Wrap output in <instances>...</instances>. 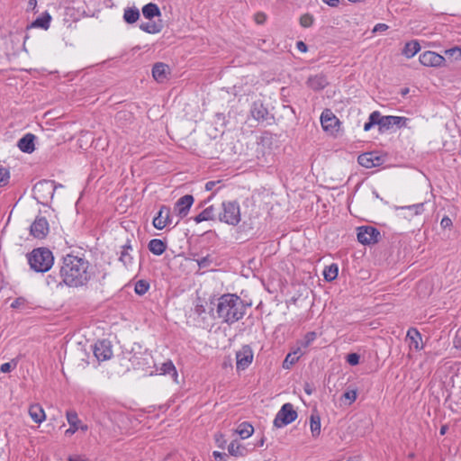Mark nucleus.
Returning <instances> with one entry per match:
<instances>
[{
	"label": "nucleus",
	"mask_w": 461,
	"mask_h": 461,
	"mask_svg": "<svg viewBox=\"0 0 461 461\" xmlns=\"http://www.w3.org/2000/svg\"><path fill=\"white\" fill-rule=\"evenodd\" d=\"M59 276L65 285L78 288L89 283L94 272L84 255L67 254L62 258Z\"/></svg>",
	"instance_id": "f257e3e1"
},
{
	"label": "nucleus",
	"mask_w": 461,
	"mask_h": 461,
	"mask_svg": "<svg viewBox=\"0 0 461 461\" xmlns=\"http://www.w3.org/2000/svg\"><path fill=\"white\" fill-rule=\"evenodd\" d=\"M248 306L237 294H225L215 303L216 314L223 323L231 325L244 317Z\"/></svg>",
	"instance_id": "f03ea898"
},
{
	"label": "nucleus",
	"mask_w": 461,
	"mask_h": 461,
	"mask_svg": "<svg viewBox=\"0 0 461 461\" xmlns=\"http://www.w3.org/2000/svg\"><path fill=\"white\" fill-rule=\"evenodd\" d=\"M27 257L31 268L36 272L49 271L54 262L52 252L46 248L35 249Z\"/></svg>",
	"instance_id": "7ed1b4c3"
},
{
	"label": "nucleus",
	"mask_w": 461,
	"mask_h": 461,
	"mask_svg": "<svg viewBox=\"0 0 461 461\" xmlns=\"http://www.w3.org/2000/svg\"><path fill=\"white\" fill-rule=\"evenodd\" d=\"M218 220L228 225L237 226L241 220L240 206L236 201H224L218 212Z\"/></svg>",
	"instance_id": "20e7f679"
},
{
	"label": "nucleus",
	"mask_w": 461,
	"mask_h": 461,
	"mask_svg": "<svg viewBox=\"0 0 461 461\" xmlns=\"http://www.w3.org/2000/svg\"><path fill=\"white\" fill-rule=\"evenodd\" d=\"M57 187L58 185L53 180H41L32 188L33 197L38 203L48 205L49 202L52 200ZM59 187H62V185H59Z\"/></svg>",
	"instance_id": "39448f33"
},
{
	"label": "nucleus",
	"mask_w": 461,
	"mask_h": 461,
	"mask_svg": "<svg viewBox=\"0 0 461 461\" xmlns=\"http://www.w3.org/2000/svg\"><path fill=\"white\" fill-rule=\"evenodd\" d=\"M297 416L294 405L290 402L285 403L275 417L274 426L276 428L285 427L294 421Z\"/></svg>",
	"instance_id": "423d86ee"
},
{
	"label": "nucleus",
	"mask_w": 461,
	"mask_h": 461,
	"mask_svg": "<svg viewBox=\"0 0 461 461\" xmlns=\"http://www.w3.org/2000/svg\"><path fill=\"white\" fill-rule=\"evenodd\" d=\"M380 131L390 130L392 127L396 126L397 128H411L409 126L410 119L402 116L386 115L382 116L380 114Z\"/></svg>",
	"instance_id": "0eeeda50"
},
{
	"label": "nucleus",
	"mask_w": 461,
	"mask_h": 461,
	"mask_svg": "<svg viewBox=\"0 0 461 461\" xmlns=\"http://www.w3.org/2000/svg\"><path fill=\"white\" fill-rule=\"evenodd\" d=\"M379 236L380 232L375 227L361 226L357 228V240L364 245L376 243Z\"/></svg>",
	"instance_id": "6e6552de"
},
{
	"label": "nucleus",
	"mask_w": 461,
	"mask_h": 461,
	"mask_svg": "<svg viewBox=\"0 0 461 461\" xmlns=\"http://www.w3.org/2000/svg\"><path fill=\"white\" fill-rule=\"evenodd\" d=\"M254 357L250 346L244 345L236 353V367L238 370H245L252 363Z\"/></svg>",
	"instance_id": "1a4fd4ad"
},
{
	"label": "nucleus",
	"mask_w": 461,
	"mask_h": 461,
	"mask_svg": "<svg viewBox=\"0 0 461 461\" xmlns=\"http://www.w3.org/2000/svg\"><path fill=\"white\" fill-rule=\"evenodd\" d=\"M194 313L196 315V322L198 327L202 329H207L212 326L211 312H207L206 308L203 303L195 304Z\"/></svg>",
	"instance_id": "9d476101"
},
{
	"label": "nucleus",
	"mask_w": 461,
	"mask_h": 461,
	"mask_svg": "<svg viewBox=\"0 0 461 461\" xmlns=\"http://www.w3.org/2000/svg\"><path fill=\"white\" fill-rule=\"evenodd\" d=\"M31 234L37 239H43L49 232V222L45 217L38 216L30 228Z\"/></svg>",
	"instance_id": "9b49d317"
},
{
	"label": "nucleus",
	"mask_w": 461,
	"mask_h": 461,
	"mask_svg": "<svg viewBox=\"0 0 461 461\" xmlns=\"http://www.w3.org/2000/svg\"><path fill=\"white\" fill-rule=\"evenodd\" d=\"M250 113L252 117L258 122H268L269 120H273L274 116L269 113L267 107L263 104L261 101H255L252 104Z\"/></svg>",
	"instance_id": "f8f14e48"
},
{
	"label": "nucleus",
	"mask_w": 461,
	"mask_h": 461,
	"mask_svg": "<svg viewBox=\"0 0 461 461\" xmlns=\"http://www.w3.org/2000/svg\"><path fill=\"white\" fill-rule=\"evenodd\" d=\"M94 355L99 361L110 359L113 356V350L110 341L100 340L94 346Z\"/></svg>",
	"instance_id": "ddd939ff"
},
{
	"label": "nucleus",
	"mask_w": 461,
	"mask_h": 461,
	"mask_svg": "<svg viewBox=\"0 0 461 461\" xmlns=\"http://www.w3.org/2000/svg\"><path fill=\"white\" fill-rule=\"evenodd\" d=\"M420 62L426 67H440L444 64L445 59L434 51H425L420 55Z\"/></svg>",
	"instance_id": "4468645a"
},
{
	"label": "nucleus",
	"mask_w": 461,
	"mask_h": 461,
	"mask_svg": "<svg viewBox=\"0 0 461 461\" xmlns=\"http://www.w3.org/2000/svg\"><path fill=\"white\" fill-rule=\"evenodd\" d=\"M193 203V195L185 194L176 201V203H175L174 210L180 218H184L188 214V212Z\"/></svg>",
	"instance_id": "2eb2a0df"
},
{
	"label": "nucleus",
	"mask_w": 461,
	"mask_h": 461,
	"mask_svg": "<svg viewBox=\"0 0 461 461\" xmlns=\"http://www.w3.org/2000/svg\"><path fill=\"white\" fill-rule=\"evenodd\" d=\"M170 221V208L162 205L158 215L153 219V225L158 230H163Z\"/></svg>",
	"instance_id": "dca6fc26"
},
{
	"label": "nucleus",
	"mask_w": 461,
	"mask_h": 461,
	"mask_svg": "<svg viewBox=\"0 0 461 461\" xmlns=\"http://www.w3.org/2000/svg\"><path fill=\"white\" fill-rule=\"evenodd\" d=\"M406 340L411 349L419 351L423 348L421 343V334L416 328H410L406 334Z\"/></svg>",
	"instance_id": "f3484780"
},
{
	"label": "nucleus",
	"mask_w": 461,
	"mask_h": 461,
	"mask_svg": "<svg viewBox=\"0 0 461 461\" xmlns=\"http://www.w3.org/2000/svg\"><path fill=\"white\" fill-rule=\"evenodd\" d=\"M321 123L324 131H334L339 126V119L330 111L325 110L321 115Z\"/></svg>",
	"instance_id": "a211bd4d"
},
{
	"label": "nucleus",
	"mask_w": 461,
	"mask_h": 461,
	"mask_svg": "<svg viewBox=\"0 0 461 461\" xmlns=\"http://www.w3.org/2000/svg\"><path fill=\"white\" fill-rule=\"evenodd\" d=\"M358 163L366 168L377 167L381 163V158L372 152L361 154L357 158Z\"/></svg>",
	"instance_id": "6ab92c4d"
},
{
	"label": "nucleus",
	"mask_w": 461,
	"mask_h": 461,
	"mask_svg": "<svg viewBox=\"0 0 461 461\" xmlns=\"http://www.w3.org/2000/svg\"><path fill=\"white\" fill-rule=\"evenodd\" d=\"M66 417L69 424V428L65 431V434L67 436H71L79 429V424H81V420L78 419V415L74 410L68 411Z\"/></svg>",
	"instance_id": "aec40b11"
},
{
	"label": "nucleus",
	"mask_w": 461,
	"mask_h": 461,
	"mask_svg": "<svg viewBox=\"0 0 461 461\" xmlns=\"http://www.w3.org/2000/svg\"><path fill=\"white\" fill-rule=\"evenodd\" d=\"M169 68L165 63L158 62L152 68V76L158 82H164L167 78Z\"/></svg>",
	"instance_id": "412c9836"
},
{
	"label": "nucleus",
	"mask_w": 461,
	"mask_h": 461,
	"mask_svg": "<svg viewBox=\"0 0 461 461\" xmlns=\"http://www.w3.org/2000/svg\"><path fill=\"white\" fill-rule=\"evenodd\" d=\"M34 140L35 136L32 133L25 134L18 140L17 147L25 153H32L34 151Z\"/></svg>",
	"instance_id": "4be33fe9"
},
{
	"label": "nucleus",
	"mask_w": 461,
	"mask_h": 461,
	"mask_svg": "<svg viewBox=\"0 0 461 461\" xmlns=\"http://www.w3.org/2000/svg\"><path fill=\"white\" fill-rule=\"evenodd\" d=\"M196 223H200L205 221H215L218 220V213L215 212L213 205H210L203 209L199 214L193 218Z\"/></svg>",
	"instance_id": "5701e85b"
},
{
	"label": "nucleus",
	"mask_w": 461,
	"mask_h": 461,
	"mask_svg": "<svg viewBox=\"0 0 461 461\" xmlns=\"http://www.w3.org/2000/svg\"><path fill=\"white\" fill-rule=\"evenodd\" d=\"M132 247L128 240L126 244L122 246V249L120 252V261L123 264V266L127 268L132 266L133 264V257L131 256Z\"/></svg>",
	"instance_id": "b1692460"
},
{
	"label": "nucleus",
	"mask_w": 461,
	"mask_h": 461,
	"mask_svg": "<svg viewBox=\"0 0 461 461\" xmlns=\"http://www.w3.org/2000/svg\"><path fill=\"white\" fill-rule=\"evenodd\" d=\"M328 85L325 76L319 74L312 76L307 80V86L314 91L323 89Z\"/></svg>",
	"instance_id": "393cba45"
},
{
	"label": "nucleus",
	"mask_w": 461,
	"mask_h": 461,
	"mask_svg": "<svg viewBox=\"0 0 461 461\" xmlns=\"http://www.w3.org/2000/svg\"><path fill=\"white\" fill-rule=\"evenodd\" d=\"M29 415L36 423H41L46 420V414L43 408L38 404H32L29 408Z\"/></svg>",
	"instance_id": "a878e982"
},
{
	"label": "nucleus",
	"mask_w": 461,
	"mask_h": 461,
	"mask_svg": "<svg viewBox=\"0 0 461 461\" xmlns=\"http://www.w3.org/2000/svg\"><path fill=\"white\" fill-rule=\"evenodd\" d=\"M228 452L230 455L233 456L241 457L245 456L249 453V450L244 445L240 444L238 440H233L228 446Z\"/></svg>",
	"instance_id": "bb28decb"
},
{
	"label": "nucleus",
	"mask_w": 461,
	"mask_h": 461,
	"mask_svg": "<svg viewBox=\"0 0 461 461\" xmlns=\"http://www.w3.org/2000/svg\"><path fill=\"white\" fill-rule=\"evenodd\" d=\"M159 371L161 375H169L175 383L178 384V374L172 361L168 360L163 363L159 368Z\"/></svg>",
	"instance_id": "cd10ccee"
},
{
	"label": "nucleus",
	"mask_w": 461,
	"mask_h": 461,
	"mask_svg": "<svg viewBox=\"0 0 461 461\" xmlns=\"http://www.w3.org/2000/svg\"><path fill=\"white\" fill-rule=\"evenodd\" d=\"M148 249L154 255L160 256L165 252L167 244L161 240L153 239L149 242Z\"/></svg>",
	"instance_id": "c85d7f7f"
},
{
	"label": "nucleus",
	"mask_w": 461,
	"mask_h": 461,
	"mask_svg": "<svg viewBox=\"0 0 461 461\" xmlns=\"http://www.w3.org/2000/svg\"><path fill=\"white\" fill-rule=\"evenodd\" d=\"M50 14L48 12H45L32 23L31 27L48 30L50 28Z\"/></svg>",
	"instance_id": "c756f323"
},
{
	"label": "nucleus",
	"mask_w": 461,
	"mask_h": 461,
	"mask_svg": "<svg viewBox=\"0 0 461 461\" xmlns=\"http://www.w3.org/2000/svg\"><path fill=\"white\" fill-rule=\"evenodd\" d=\"M302 355L303 353L301 351L300 347L297 348L293 352L288 353L283 362V368L290 369L292 366L294 365L299 360Z\"/></svg>",
	"instance_id": "7c9ffc66"
},
{
	"label": "nucleus",
	"mask_w": 461,
	"mask_h": 461,
	"mask_svg": "<svg viewBox=\"0 0 461 461\" xmlns=\"http://www.w3.org/2000/svg\"><path fill=\"white\" fill-rule=\"evenodd\" d=\"M142 14L146 19L151 20L154 17L160 16L161 12L156 4L149 3L142 7Z\"/></svg>",
	"instance_id": "2f4dec72"
},
{
	"label": "nucleus",
	"mask_w": 461,
	"mask_h": 461,
	"mask_svg": "<svg viewBox=\"0 0 461 461\" xmlns=\"http://www.w3.org/2000/svg\"><path fill=\"white\" fill-rule=\"evenodd\" d=\"M420 50V46L418 41H411L407 42L402 50V54L411 59L415 56L419 50Z\"/></svg>",
	"instance_id": "473e14b6"
},
{
	"label": "nucleus",
	"mask_w": 461,
	"mask_h": 461,
	"mask_svg": "<svg viewBox=\"0 0 461 461\" xmlns=\"http://www.w3.org/2000/svg\"><path fill=\"white\" fill-rule=\"evenodd\" d=\"M140 29L147 33L155 34L162 31L163 25L161 23L147 22L140 23Z\"/></svg>",
	"instance_id": "72a5a7b5"
},
{
	"label": "nucleus",
	"mask_w": 461,
	"mask_h": 461,
	"mask_svg": "<svg viewBox=\"0 0 461 461\" xmlns=\"http://www.w3.org/2000/svg\"><path fill=\"white\" fill-rule=\"evenodd\" d=\"M140 18V11L137 7H127L124 9L123 20L127 23H134Z\"/></svg>",
	"instance_id": "f704fd0d"
},
{
	"label": "nucleus",
	"mask_w": 461,
	"mask_h": 461,
	"mask_svg": "<svg viewBox=\"0 0 461 461\" xmlns=\"http://www.w3.org/2000/svg\"><path fill=\"white\" fill-rule=\"evenodd\" d=\"M396 210H402V211H408L410 212V217H412L414 215H420L424 211V203H419L412 205L408 206H400L396 207Z\"/></svg>",
	"instance_id": "c9c22d12"
},
{
	"label": "nucleus",
	"mask_w": 461,
	"mask_h": 461,
	"mask_svg": "<svg viewBox=\"0 0 461 461\" xmlns=\"http://www.w3.org/2000/svg\"><path fill=\"white\" fill-rule=\"evenodd\" d=\"M339 274V267L337 264H331L326 267L323 270L324 279L328 282L333 281L337 278Z\"/></svg>",
	"instance_id": "e433bc0d"
},
{
	"label": "nucleus",
	"mask_w": 461,
	"mask_h": 461,
	"mask_svg": "<svg viewBox=\"0 0 461 461\" xmlns=\"http://www.w3.org/2000/svg\"><path fill=\"white\" fill-rule=\"evenodd\" d=\"M254 432L252 425L247 422L241 423L236 429V433L240 436L241 438L245 439L249 438Z\"/></svg>",
	"instance_id": "4c0bfd02"
},
{
	"label": "nucleus",
	"mask_w": 461,
	"mask_h": 461,
	"mask_svg": "<svg viewBox=\"0 0 461 461\" xmlns=\"http://www.w3.org/2000/svg\"><path fill=\"white\" fill-rule=\"evenodd\" d=\"M380 113L378 111L371 113L368 118V122H366L364 125V131H368L375 125H378V127L380 128Z\"/></svg>",
	"instance_id": "58836bf2"
},
{
	"label": "nucleus",
	"mask_w": 461,
	"mask_h": 461,
	"mask_svg": "<svg viewBox=\"0 0 461 461\" xmlns=\"http://www.w3.org/2000/svg\"><path fill=\"white\" fill-rule=\"evenodd\" d=\"M275 141V136L268 131H265L259 138L258 145H261L265 149H272V145Z\"/></svg>",
	"instance_id": "ea45409f"
},
{
	"label": "nucleus",
	"mask_w": 461,
	"mask_h": 461,
	"mask_svg": "<svg viewBox=\"0 0 461 461\" xmlns=\"http://www.w3.org/2000/svg\"><path fill=\"white\" fill-rule=\"evenodd\" d=\"M310 427L313 437H317L321 433V419L319 415H311Z\"/></svg>",
	"instance_id": "a19ab883"
},
{
	"label": "nucleus",
	"mask_w": 461,
	"mask_h": 461,
	"mask_svg": "<svg viewBox=\"0 0 461 461\" xmlns=\"http://www.w3.org/2000/svg\"><path fill=\"white\" fill-rule=\"evenodd\" d=\"M46 284L51 289L61 287L64 284L62 278L56 276L48 275L46 277Z\"/></svg>",
	"instance_id": "79ce46f5"
},
{
	"label": "nucleus",
	"mask_w": 461,
	"mask_h": 461,
	"mask_svg": "<svg viewBox=\"0 0 461 461\" xmlns=\"http://www.w3.org/2000/svg\"><path fill=\"white\" fill-rule=\"evenodd\" d=\"M149 288V284L145 281V280H139L136 284H135V293L139 295H143L145 294L148 290Z\"/></svg>",
	"instance_id": "37998d69"
},
{
	"label": "nucleus",
	"mask_w": 461,
	"mask_h": 461,
	"mask_svg": "<svg viewBox=\"0 0 461 461\" xmlns=\"http://www.w3.org/2000/svg\"><path fill=\"white\" fill-rule=\"evenodd\" d=\"M317 338V333L315 331L307 332L304 338L299 342L301 347L307 348L309 347Z\"/></svg>",
	"instance_id": "c03bdc74"
},
{
	"label": "nucleus",
	"mask_w": 461,
	"mask_h": 461,
	"mask_svg": "<svg viewBox=\"0 0 461 461\" xmlns=\"http://www.w3.org/2000/svg\"><path fill=\"white\" fill-rule=\"evenodd\" d=\"M445 54L448 58H453L455 60L461 59V49L459 47H454L445 51Z\"/></svg>",
	"instance_id": "a18cd8bd"
},
{
	"label": "nucleus",
	"mask_w": 461,
	"mask_h": 461,
	"mask_svg": "<svg viewBox=\"0 0 461 461\" xmlns=\"http://www.w3.org/2000/svg\"><path fill=\"white\" fill-rule=\"evenodd\" d=\"M312 23H313V17L311 14H305L301 16V18H300V24L303 27L308 28V27L312 26Z\"/></svg>",
	"instance_id": "49530a36"
},
{
	"label": "nucleus",
	"mask_w": 461,
	"mask_h": 461,
	"mask_svg": "<svg viewBox=\"0 0 461 461\" xmlns=\"http://www.w3.org/2000/svg\"><path fill=\"white\" fill-rule=\"evenodd\" d=\"M9 172L5 168H0V186L5 185L8 182Z\"/></svg>",
	"instance_id": "de8ad7c7"
},
{
	"label": "nucleus",
	"mask_w": 461,
	"mask_h": 461,
	"mask_svg": "<svg viewBox=\"0 0 461 461\" xmlns=\"http://www.w3.org/2000/svg\"><path fill=\"white\" fill-rule=\"evenodd\" d=\"M347 361L351 366H356L359 363V355L351 353L347 356Z\"/></svg>",
	"instance_id": "09e8293b"
},
{
	"label": "nucleus",
	"mask_w": 461,
	"mask_h": 461,
	"mask_svg": "<svg viewBox=\"0 0 461 461\" xmlns=\"http://www.w3.org/2000/svg\"><path fill=\"white\" fill-rule=\"evenodd\" d=\"M200 268H205L210 267L212 259L209 257H203L197 260Z\"/></svg>",
	"instance_id": "8fccbe9b"
},
{
	"label": "nucleus",
	"mask_w": 461,
	"mask_h": 461,
	"mask_svg": "<svg viewBox=\"0 0 461 461\" xmlns=\"http://www.w3.org/2000/svg\"><path fill=\"white\" fill-rule=\"evenodd\" d=\"M254 20L258 24H263L267 21V15L265 13L258 12L254 15Z\"/></svg>",
	"instance_id": "3c124183"
},
{
	"label": "nucleus",
	"mask_w": 461,
	"mask_h": 461,
	"mask_svg": "<svg viewBox=\"0 0 461 461\" xmlns=\"http://www.w3.org/2000/svg\"><path fill=\"white\" fill-rule=\"evenodd\" d=\"M343 397L349 401V402H353L357 399L356 391H348L344 393Z\"/></svg>",
	"instance_id": "603ef678"
},
{
	"label": "nucleus",
	"mask_w": 461,
	"mask_h": 461,
	"mask_svg": "<svg viewBox=\"0 0 461 461\" xmlns=\"http://www.w3.org/2000/svg\"><path fill=\"white\" fill-rule=\"evenodd\" d=\"M15 365H12L10 362H6L1 365L0 371L2 373H9L13 368H14Z\"/></svg>",
	"instance_id": "864d4df0"
},
{
	"label": "nucleus",
	"mask_w": 461,
	"mask_h": 461,
	"mask_svg": "<svg viewBox=\"0 0 461 461\" xmlns=\"http://www.w3.org/2000/svg\"><path fill=\"white\" fill-rule=\"evenodd\" d=\"M388 29V25L385 23H377L374 29L373 32H383Z\"/></svg>",
	"instance_id": "5fc2aeb1"
},
{
	"label": "nucleus",
	"mask_w": 461,
	"mask_h": 461,
	"mask_svg": "<svg viewBox=\"0 0 461 461\" xmlns=\"http://www.w3.org/2000/svg\"><path fill=\"white\" fill-rule=\"evenodd\" d=\"M213 456L217 461H226L227 455L225 453L214 451Z\"/></svg>",
	"instance_id": "6e6d98bb"
},
{
	"label": "nucleus",
	"mask_w": 461,
	"mask_h": 461,
	"mask_svg": "<svg viewBox=\"0 0 461 461\" xmlns=\"http://www.w3.org/2000/svg\"><path fill=\"white\" fill-rule=\"evenodd\" d=\"M440 225L442 226V228L446 229V228H447V227L452 225V221H451V219L449 217L445 216L441 220Z\"/></svg>",
	"instance_id": "4d7b16f0"
},
{
	"label": "nucleus",
	"mask_w": 461,
	"mask_h": 461,
	"mask_svg": "<svg viewBox=\"0 0 461 461\" xmlns=\"http://www.w3.org/2000/svg\"><path fill=\"white\" fill-rule=\"evenodd\" d=\"M37 6V1L36 0H29L28 5H27V11H34Z\"/></svg>",
	"instance_id": "13d9d810"
},
{
	"label": "nucleus",
	"mask_w": 461,
	"mask_h": 461,
	"mask_svg": "<svg viewBox=\"0 0 461 461\" xmlns=\"http://www.w3.org/2000/svg\"><path fill=\"white\" fill-rule=\"evenodd\" d=\"M296 47L298 49V50H300L301 52H306L307 51V45L303 42V41H298L296 43Z\"/></svg>",
	"instance_id": "bf43d9fd"
},
{
	"label": "nucleus",
	"mask_w": 461,
	"mask_h": 461,
	"mask_svg": "<svg viewBox=\"0 0 461 461\" xmlns=\"http://www.w3.org/2000/svg\"><path fill=\"white\" fill-rule=\"evenodd\" d=\"M68 461H86V459L82 458L80 456H70L68 459Z\"/></svg>",
	"instance_id": "052dcab7"
},
{
	"label": "nucleus",
	"mask_w": 461,
	"mask_h": 461,
	"mask_svg": "<svg viewBox=\"0 0 461 461\" xmlns=\"http://www.w3.org/2000/svg\"><path fill=\"white\" fill-rule=\"evenodd\" d=\"M216 183L213 181H209L205 184V189L207 191L212 190V188L215 186Z\"/></svg>",
	"instance_id": "680f3d73"
},
{
	"label": "nucleus",
	"mask_w": 461,
	"mask_h": 461,
	"mask_svg": "<svg viewBox=\"0 0 461 461\" xmlns=\"http://www.w3.org/2000/svg\"><path fill=\"white\" fill-rule=\"evenodd\" d=\"M325 4L330 6H337L339 4V0H322Z\"/></svg>",
	"instance_id": "e2e57ef3"
},
{
	"label": "nucleus",
	"mask_w": 461,
	"mask_h": 461,
	"mask_svg": "<svg viewBox=\"0 0 461 461\" xmlns=\"http://www.w3.org/2000/svg\"><path fill=\"white\" fill-rule=\"evenodd\" d=\"M20 300H21L20 298L16 299L14 303H12V305H11V306H12L13 308H16V307H18V305L20 304Z\"/></svg>",
	"instance_id": "0e129e2a"
},
{
	"label": "nucleus",
	"mask_w": 461,
	"mask_h": 461,
	"mask_svg": "<svg viewBox=\"0 0 461 461\" xmlns=\"http://www.w3.org/2000/svg\"><path fill=\"white\" fill-rule=\"evenodd\" d=\"M79 429H81L82 431H86L88 429V427L87 425H85V424H79Z\"/></svg>",
	"instance_id": "69168bd1"
},
{
	"label": "nucleus",
	"mask_w": 461,
	"mask_h": 461,
	"mask_svg": "<svg viewBox=\"0 0 461 461\" xmlns=\"http://www.w3.org/2000/svg\"><path fill=\"white\" fill-rule=\"evenodd\" d=\"M304 392H305L307 394H311V393H312V390H311L310 388H308V386L304 388Z\"/></svg>",
	"instance_id": "338daca9"
},
{
	"label": "nucleus",
	"mask_w": 461,
	"mask_h": 461,
	"mask_svg": "<svg viewBox=\"0 0 461 461\" xmlns=\"http://www.w3.org/2000/svg\"><path fill=\"white\" fill-rule=\"evenodd\" d=\"M446 429H446V427H445V426H443V427L440 429V434H441V435H444V434L446 433Z\"/></svg>",
	"instance_id": "774afa93"
}]
</instances>
